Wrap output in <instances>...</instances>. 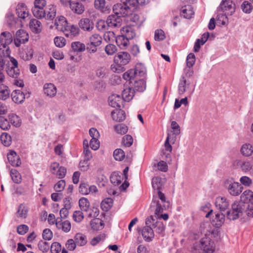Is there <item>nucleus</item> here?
<instances>
[{"label": "nucleus", "mask_w": 253, "mask_h": 253, "mask_svg": "<svg viewBox=\"0 0 253 253\" xmlns=\"http://www.w3.org/2000/svg\"><path fill=\"white\" fill-rule=\"evenodd\" d=\"M9 95L8 87L3 84H0V99L5 100L9 98Z\"/></svg>", "instance_id": "nucleus-38"}, {"label": "nucleus", "mask_w": 253, "mask_h": 253, "mask_svg": "<svg viewBox=\"0 0 253 253\" xmlns=\"http://www.w3.org/2000/svg\"><path fill=\"white\" fill-rule=\"evenodd\" d=\"M30 93L27 92L25 93L19 89L14 90L11 93V98L13 102L16 103H22L26 98H29Z\"/></svg>", "instance_id": "nucleus-10"}, {"label": "nucleus", "mask_w": 253, "mask_h": 253, "mask_svg": "<svg viewBox=\"0 0 253 253\" xmlns=\"http://www.w3.org/2000/svg\"><path fill=\"white\" fill-rule=\"evenodd\" d=\"M6 72L10 77L14 79H18L20 74L18 68L11 67L9 66L6 67Z\"/></svg>", "instance_id": "nucleus-33"}, {"label": "nucleus", "mask_w": 253, "mask_h": 253, "mask_svg": "<svg viewBox=\"0 0 253 253\" xmlns=\"http://www.w3.org/2000/svg\"><path fill=\"white\" fill-rule=\"evenodd\" d=\"M0 141L4 146L8 147L11 144V136L7 133H2L0 136Z\"/></svg>", "instance_id": "nucleus-49"}, {"label": "nucleus", "mask_w": 253, "mask_h": 253, "mask_svg": "<svg viewBox=\"0 0 253 253\" xmlns=\"http://www.w3.org/2000/svg\"><path fill=\"white\" fill-rule=\"evenodd\" d=\"M54 42L56 46L62 47L65 45L66 40L62 37H56L54 38Z\"/></svg>", "instance_id": "nucleus-60"}, {"label": "nucleus", "mask_w": 253, "mask_h": 253, "mask_svg": "<svg viewBox=\"0 0 253 253\" xmlns=\"http://www.w3.org/2000/svg\"><path fill=\"white\" fill-rule=\"evenodd\" d=\"M123 178L121 175L113 173L110 176V181L112 183L115 185H118L121 184Z\"/></svg>", "instance_id": "nucleus-56"}, {"label": "nucleus", "mask_w": 253, "mask_h": 253, "mask_svg": "<svg viewBox=\"0 0 253 253\" xmlns=\"http://www.w3.org/2000/svg\"><path fill=\"white\" fill-rule=\"evenodd\" d=\"M9 124L11 123L16 127H19L21 124L19 117L14 114H10L8 116Z\"/></svg>", "instance_id": "nucleus-43"}, {"label": "nucleus", "mask_w": 253, "mask_h": 253, "mask_svg": "<svg viewBox=\"0 0 253 253\" xmlns=\"http://www.w3.org/2000/svg\"><path fill=\"white\" fill-rule=\"evenodd\" d=\"M152 221H155L152 216L147 218L145 221L146 226L142 230V236L146 242L151 241L154 237V231L150 226Z\"/></svg>", "instance_id": "nucleus-6"}, {"label": "nucleus", "mask_w": 253, "mask_h": 253, "mask_svg": "<svg viewBox=\"0 0 253 253\" xmlns=\"http://www.w3.org/2000/svg\"><path fill=\"white\" fill-rule=\"evenodd\" d=\"M242 170L244 172H247L252 169L253 163L250 161L247 160L245 161H239L237 163Z\"/></svg>", "instance_id": "nucleus-30"}, {"label": "nucleus", "mask_w": 253, "mask_h": 253, "mask_svg": "<svg viewBox=\"0 0 253 253\" xmlns=\"http://www.w3.org/2000/svg\"><path fill=\"white\" fill-rule=\"evenodd\" d=\"M88 184L86 183L81 182L79 187V192L82 195L88 194Z\"/></svg>", "instance_id": "nucleus-64"}, {"label": "nucleus", "mask_w": 253, "mask_h": 253, "mask_svg": "<svg viewBox=\"0 0 253 253\" xmlns=\"http://www.w3.org/2000/svg\"><path fill=\"white\" fill-rule=\"evenodd\" d=\"M90 224L91 228L94 230L102 229L104 227L103 221L99 218H95L90 221Z\"/></svg>", "instance_id": "nucleus-31"}, {"label": "nucleus", "mask_w": 253, "mask_h": 253, "mask_svg": "<svg viewBox=\"0 0 253 253\" xmlns=\"http://www.w3.org/2000/svg\"><path fill=\"white\" fill-rule=\"evenodd\" d=\"M115 130L118 133L121 134L126 133L128 130V127L124 124H118L114 126Z\"/></svg>", "instance_id": "nucleus-54"}, {"label": "nucleus", "mask_w": 253, "mask_h": 253, "mask_svg": "<svg viewBox=\"0 0 253 253\" xmlns=\"http://www.w3.org/2000/svg\"><path fill=\"white\" fill-rule=\"evenodd\" d=\"M121 3L114 4L113 11L120 17H126L131 14L136 9V0H120Z\"/></svg>", "instance_id": "nucleus-2"}, {"label": "nucleus", "mask_w": 253, "mask_h": 253, "mask_svg": "<svg viewBox=\"0 0 253 253\" xmlns=\"http://www.w3.org/2000/svg\"><path fill=\"white\" fill-rule=\"evenodd\" d=\"M247 202L239 201H235L231 206V210L226 212V217L230 220H235L243 216L246 213Z\"/></svg>", "instance_id": "nucleus-3"}, {"label": "nucleus", "mask_w": 253, "mask_h": 253, "mask_svg": "<svg viewBox=\"0 0 253 253\" xmlns=\"http://www.w3.org/2000/svg\"><path fill=\"white\" fill-rule=\"evenodd\" d=\"M146 68L141 63L136 64L134 72L136 76L143 77L146 74Z\"/></svg>", "instance_id": "nucleus-44"}, {"label": "nucleus", "mask_w": 253, "mask_h": 253, "mask_svg": "<svg viewBox=\"0 0 253 253\" xmlns=\"http://www.w3.org/2000/svg\"><path fill=\"white\" fill-rule=\"evenodd\" d=\"M0 127L3 130L8 129L10 127L9 121L3 117H0Z\"/></svg>", "instance_id": "nucleus-58"}, {"label": "nucleus", "mask_w": 253, "mask_h": 253, "mask_svg": "<svg viewBox=\"0 0 253 253\" xmlns=\"http://www.w3.org/2000/svg\"><path fill=\"white\" fill-rule=\"evenodd\" d=\"M29 27L31 31L35 33H40L42 30L41 22L36 19H32L29 23Z\"/></svg>", "instance_id": "nucleus-21"}, {"label": "nucleus", "mask_w": 253, "mask_h": 253, "mask_svg": "<svg viewBox=\"0 0 253 253\" xmlns=\"http://www.w3.org/2000/svg\"><path fill=\"white\" fill-rule=\"evenodd\" d=\"M79 25L84 31H90L93 28V24L88 18L81 19Z\"/></svg>", "instance_id": "nucleus-22"}, {"label": "nucleus", "mask_w": 253, "mask_h": 253, "mask_svg": "<svg viewBox=\"0 0 253 253\" xmlns=\"http://www.w3.org/2000/svg\"><path fill=\"white\" fill-rule=\"evenodd\" d=\"M29 39L28 34L23 30H18L16 33V39H14V44L16 47H19L20 45L26 43Z\"/></svg>", "instance_id": "nucleus-11"}, {"label": "nucleus", "mask_w": 253, "mask_h": 253, "mask_svg": "<svg viewBox=\"0 0 253 253\" xmlns=\"http://www.w3.org/2000/svg\"><path fill=\"white\" fill-rule=\"evenodd\" d=\"M44 93L50 97H54L57 92V89L54 84L46 83L43 86Z\"/></svg>", "instance_id": "nucleus-17"}, {"label": "nucleus", "mask_w": 253, "mask_h": 253, "mask_svg": "<svg viewBox=\"0 0 253 253\" xmlns=\"http://www.w3.org/2000/svg\"><path fill=\"white\" fill-rule=\"evenodd\" d=\"M94 4L96 9L102 12L106 11V7L105 6V0H95Z\"/></svg>", "instance_id": "nucleus-51"}, {"label": "nucleus", "mask_w": 253, "mask_h": 253, "mask_svg": "<svg viewBox=\"0 0 253 253\" xmlns=\"http://www.w3.org/2000/svg\"><path fill=\"white\" fill-rule=\"evenodd\" d=\"M10 176L13 182L15 183H19L21 181V176L19 172L15 169L10 170Z\"/></svg>", "instance_id": "nucleus-48"}, {"label": "nucleus", "mask_w": 253, "mask_h": 253, "mask_svg": "<svg viewBox=\"0 0 253 253\" xmlns=\"http://www.w3.org/2000/svg\"><path fill=\"white\" fill-rule=\"evenodd\" d=\"M79 205L81 210L84 211H88L90 207V203L88 199L84 197L79 200Z\"/></svg>", "instance_id": "nucleus-42"}, {"label": "nucleus", "mask_w": 253, "mask_h": 253, "mask_svg": "<svg viewBox=\"0 0 253 253\" xmlns=\"http://www.w3.org/2000/svg\"><path fill=\"white\" fill-rule=\"evenodd\" d=\"M71 47L74 51L77 52H82L86 49L85 44L80 42H73Z\"/></svg>", "instance_id": "nucleus-37"}, {"label": "nucleus", "mask_w": 253, "mask_h": 253, "mask_svg": "<svg viewBox=\"0 0 253 253\" xmlns=\"http://www.w3.org/2000/svg\"><path fill=\"white\" fill-rule=\"evenodd\" d=\"M101 43V37L99 34H93L89 37V42L86 45V50L89 53H94L97 51V47Z\"/></svg>", "instance_id": "nucleus-7"}, {"label": "nucleus", "mask_w": 253, "mask_h": 253, "mask_svg": "<svg viewBox=\"0 0 253 253\" xmlns=\"http://www.w3.org/2000/svg\"><path fill=\"white\" fill-rule=\"evenodd\" d=\"M224 185L229 193L232 196H238L242 192L241 184L235 182L232 178L227 179L224 182Z\"/></svg>", "instance_id": "nucleus-5"}, {"label": "nucleus", "mask_w": 253, "mask_h": 253, "mask_svg": "<svg viewBox=\"0 0 253 253\" xmlns=\"http://www.w3.org/2000/svg\"><path fill=\"white\" fill-rule=\"evenodd\" d=\"M56 225L58 229H61L66 233L69 232L71 228V223L68 220L56 222Z\"/></svg>", "instance_id": "nucleus-29"}, {"label": "nucleus", "mask_w": 253, "mask_h": 253, "mask_svg": "<svg viewBox=\"0 0 253 253\" xmlns=\"http://www.w3.org/2000/svg\"><path fill=\"white\" fill-rule=\"evenodd\" d=\"M146 88V82L144 79H140L134 81L133 84V89L134 91L143 92Z\"/></svg>", "instance_id": "nucleus-34"}, {"label": "nucleus", "mask_w": 253, "mask_h": 253, "mask_svg": "<svg viewBox=\"0 0 253 253\" xmlns=\"http://www.w3.org/2000/svg\"><path fill=\"white\" fill-rule=\"evenodd\" d=\"M39 249L43 253H46L48 251L50 248V245L47 242L44 241H40L38 244Z\"/></svg>", "instance_id": "nucleus-52"}, {"label": "nucleus", "mask_w": 253, "mask_h": 253, "mask_svg": "<svg viewBox=\"0 0 253 253\" xmlns=\"http://www.w3.org/2000/svg\"><path fill=\"white\" fill-rule=\"evenodd\" d=\"M7 157L9 163L13 167H19L21 165L20 158L16 153L11 150L7 155Z\"/></svg>", "instance_id": "nucleus-15"}, {"label": "nucleus", "mask_w": 253, "mask_h": 253, "mask_svg": "<svg viewBox=\"0 0 253 253\" xmlns=\"http://www.w3.org/2000/svg\"><path fill=\"white\" fill-rule=\"evenodd\" d=\"M56 15L55 7L53 5L49 6V10L46 12L45 18L48 20H52Z\"/></svg>", "instance_id": "nucleus-53"}, {"label": "nucleus", "mask_w": 253, "mask_h": 253, "mask_svg": "<svg viewBox=\"0 0 253 253\" xmlns=\"http://www.w3.org/2000/svg\"><path fill=\"white\" fill-rule=\"evenodd\" d=\"M117 51V47L113 44L109 43L105 47V51L108 55H113Z\"/></svg>", "instance_id": "nucleus-55"}, {"label": "nucleus", "mask_w": 253, "mask_h": 253, "mask_svg": "<svg viewBox=\"0 0 253 253\" xmlns=\"http://www.w3.org/2000/svg\"><path fill=\"white\" fill-rule=\"evenodd\" d=\"M152 221V226L156 233L161 234L165 231V227L163 222L160 221H156L155 222Z\"/></svg>", "instance_id": "nucleus-40"}, {"label": "nucleus", "mask_w": 253, "mask_h": 253, "mask_svg": "<svg viewBox=\"0 0 253 253\" xmlns=\"http://www.w3.org/2000/svg\"><path fill=\"white\" fill-rule=\"evenodd\" d=\"M28 212V208L25 205L21 204L18 207L17 214L19 217L25 218L27 216Z\"/></svg>", "instance_id": "nucleus-41"}, {"label": "nucleus", "mask_w": 253, "mask_h": 253, "mask_svg": "<svg viewBox=\"0 0 253 253\" xmlns=\"http://www.w3.org/2000/svg\"><path fill=\"white\" fill-rule=\"evenodd\" d=\"M134 89L132 87L128 86L124 88L122 92V97L123 100L125 101H130L134 95Z\"/></svg>", "instance_id": "nucleus-23"}, {"label": "nucleus", "mask_w": 253, "mask_h": 253, "mask_svg": "<svg viewBox=\"0 0 253 253\" xmlns=\"http://www.w3.org/2000/svg\"><path fill=\"white\" fill-rule=\"evenodd\" d=\"M241 8L244 12L250 13L252 11L253 7L251 3L248 1H245L241 5Z\"/></svg>", "instance_id": "nucleus-63"}, {"label": "nucleus", "mask_w": 253, "mask_h": 253, "mask_svg": "<svg viewBox=\"0 0 253 253\" xmlns=\"http://www.w3.org/2000/svg\"><path fill=\"white\" fill-rule=\"evenodd\" d=\"M84 216L82 211H74L73 218L75 221L77 222H81L84 219Z\"/></svg>", "instance_id": "nucleus-61"}, {"label": "nucleus", "mask_w": 253, "mask_h": 253, "mask_svg": "<svg viewBox=\"0 0 253 253\" xmlns=\"http://www.w3.org/2000/svg\"><path fill=\"white\" fill-rule=\"evenodd\" d=\"M130 60V55L126 52H120L114 58L116 65H112L111 69L114 72L121 73L123 71V66L126 65Z\"/></svg>", "instance_id": "nucleus-4"}, {"label": "nucleus", "mask_w": 253, "mask_h": 253, "mask_svg": "<svg viewBox=\"0 0 253 253\" xmlns=\"http://www.w3.org/2000/svg\"><path fill=\"white\" fill-rule=\"evenodd\" d=\"M76 243L78 246H83L87 243V239L84 235L82 233H77L74 237Z\"/></svg>", "instance_id": "nucleus-39"}, {"label": "nucleus", "mask_w": 253, "mask_h": 253, "mask_svg": "<svg viewBox=\"0 0 253 253\" xmlns=\"http://www.w3.org/2000/svg\"><path fill=\"white\" fill-rule=\"evenodd\" d=\"M170 202L167 200L165 194L161 191L154 192L153 199L150 205L151 209H155V214L159 216L169 207Z\"/></svg>", "instance_id": "nucleus-1"}, {"label": "nucleus", "mask_w": 253, "mask_h": 253, "mask_svg": "<svg viewBox=\"0 0 253 253\" xmlns=\"http://www.w3.org/2000/svg\"><path fill=\"white\" fill-rule=\"evenodd\" d=\"M80 30L77 26L71 25L69 30L65 29L64 35L68 38H73L79 34Z\"/></svg>", "instance_id": "nucleus-27"}, {"label": "nucleus", "mask_w": 253, "mask_h": 253, "mask_svg": "<svg viewBox=\"0 0 253 253\" xmlns=\"http://www.w3.org/2000/svg\"><path fill=\"white\" fill-rule=\"evenodd\" d=\"M113 200L111 198L104 199L101 203V208L103 211H108L112 207Z\"/></svg>", "instance_id": "nucleus-36"}, {"label": "nucleus", "mask_w": 253, "mask_h": 253, "mask_svg": "<svg viewBox=\"0 0 253 253\" xmlns=\"http://www.w3.org/2000/svg\"><path fill=\"white\" fill-rule=\"evenodd\" d=\"M253 198V192L250 190L245 191L241 196V201L250 202Z\"/></svg>", "instance_id": "nucleus-46"}, {"label": "nucleus", "mask_w": 253, "mask_h": 253, "mask_svg": "<svg viewBox=\"0 0 253 253\" xmlns=\"http://www.w3.org/2000/svg\"><path fill=\"white\" fill-rule=\"evenodd\" d=\"M182 5L180 10V14L184 18L190 19L194 14L192 6L190 5V1L194 0H180Z\"/></svg>", "instance_id": "nucleus-8"}, {"label": "nucleus", "mask_w": 253, "mask_h": 253, "mask_svg": "<svg viewBox=\"0 0 253 253\" xmlns=\"http://www.w3.org/2000/svg\"><path fill=\"white\" fill-rule=\"evenodd\" d=\"M113 156L116 160L121 161L124 160L125 154L122 149H117L114 151Z\"/></svg>", "instance_id": "nucleus-50"}, {"label": "nucleus", "mask_w": 253, "mask_h": 253, "mask_svg": "<svg viewBox=\"0 0 253 253\" xmlns=\"http://www.w3.org/2000/svg\"><path fill=\"white\" fill-rule=\"evenodd\" d=\"M49 249L51 253H59L62 250L61 244L56 242L53 243Z\"/></svg>", "instance_id": "nucleus-57"}, {"label": "nucleus", "mask_w": 253, "mask_h": 253, "mask_svg": "<svg viewBox=\"0 0 253 253\" xmlns=\"http://www.w3.org/2000/svg\"><path fill=\"white\" fill-rule=\"evenodd\" d=\"M195 62V55L192 53H189L186 59V64L187 67L189 68H190L192 67Z\"/></svg>", "instance_id": "nucleus-62"}, {"label": "nucleus", "mask_w": 253, "mask_h": 253, "mask_svg": "<svg viewBox=\"0 0 253 253\" xmlns=\"http://www.w3.org/2000/svg\"><path fill=\"white\" fill-rule=\"evenodd\" d=\"M200 247L205 253H212L215 250L214 242L209 237L201 239Z\"/></svg>", "instance_id": "nucleus-9"}, {"label": "nucleus", "mask_w": 253, "mask_h": 253, "mask_svg": "<svg viewBox=\"0 0 253 253\" xmlns=\"http://www.w3.org/2000/svg\"><path fill=\"white\" fill-rule=\"evenodd\" d=\"M121 34L127 39H132L135 36V32L134 28L131 26H126L123 27Z\"/></svg>", "instance_id": "nucleus-19"}, {"label": "nucleus", "mask_w": 253, "mask_h": 253, "mask_svg": "<svg viewBox=\"0 0 253 253\" xmlns=\"http://www.w3.org/2000/svg\"><path fill=\"white\" fill-rule=\"evenodd\" d=\"M241 154L245 157H250L253 154V147L250 143H245L241 147Z\"/></svg>", "instance_id": "nucleus-26"}, {"label": "nucleus", "mask_w": 253, "mask_h": 253, "mask_svg": "<svg viewBox=\"0 0 253 253\" xmlns=\"http://www.w3.org/2000/svg\"><path fill=\"white\" fill-rule=\"evenodd\" d=\"M166 38L164 32L161 29L155 31L154 39L155 41H160L164 40Z\"/></svg>", "instance_id": "nucleus-59"}, {"label": "nucleus", "mask_w": 253, "mask_h": 253, "mask_svg": "<svg viewBox=\"0 0 253 253\" xmlns=\"http://www.w3.org/2000/svg\"><path fill=\"white\" fill-rule=\"evenodd\" d=\"M116 42L118 46L120 48H123L127 46L129 43V40L122 34L116 38Z\"/></svg>", "instance_id": "nucleus-35"}, {"label": "nucleus", "mask_w": 253, "mask_h": 253, "mask_svg": "<svg viewBox=\"0 0 253 253\" xmlns=\"http://www.w3.org/2000/svg\"><path fill=\"white\" fill-rule=\"evenodd\" d=\"M112 119L116 122H122L126 118L125 112L121 109H117L111 112Z\"/></svg>", "instance_id": "nucleus-24"}, {"label": "nucleus", "mask_w": 253, "mask_h": 253, "mask_svg": "<svg viewBox=\"0 0 253 253\" xmlns=\"http://www.w3.org/2000/svg\"><path fill=\"white\" fill-rule=\"evenodd\" d=\"M106 22L108 27L118 28L122 25V19L121 17L114 13V14L110 15L107 17Z\"/></svg>", "instance_id": "nucleus-12"}, {"label": "nucleus", "mask_w": 253, "mask_h": 253, "mask_svg": "<svg viewBox=\"0 0 253 253\" xmlns=\"http://www.w3.org/2000/svg\"><path fill=\"white\" fill-rule=\"evenodd\" d=\"M16 11L19 18L24 19L28 16V12L27 11L26 7L24 3L18 4Z\"/></svg>", "instance_id": "nucleus-28"}, {"label": "nucleus", "mask_w": 253, "mask_h": 253, "mask_svg": "<svg viewBox=\"0 0 253 253\" xmlns=\"http://www.w3.org/2000/svg\"><path fill=\"white\" fill-rule=\"evenodd\" d=\"M215 206L221 212H223L228 209L229 203L225 197H218L215 199Z\"/></svg>", "instance_id": "nucleus-13"}, {"label": "nucleus", "mask_w": 253, "mask_h": 253, "mask_svg": "<svg viewBox=\"0 0 253 253\" xmlns=\"http://www.w3.org/2000/svg\"><path fill=\"white\" fill-rule=\"evenodd\" d=\"M210 34L209 32L204 33L201 39H198L196 40L194 44V51L195 52H198L200 50L201 45H203L208 40Z\"/></svg>", "instance_id": "nucleus-20"}, {"label": "nucleus", "mask_w": 253, "mask_h": 253, "mask_svg": "<svg viewBox=\"0 0 253 253\" xmlns=\"http://www.w3.org/2000/svg\"><path fill=\"white\" fill-rule=\"evenodd\" d=\"M122 97L118 94H112L108 98L109 105L114 108H120L123 102Z\"/></svg>", "instance_id": "nucleus-14"}, {"label": "nucleus", "mask_w": 253, "mask_h": 253, "mask_svg": "<svg viewBox=\"0 0 253 253\" xmlns=\"http://www.w3.org/2000/svg\"><path fill=\"white\" fill-rule=\"evenodd\" d=\"M32 10L34 16L36 18H42L46 16V12L43 8H39L34 6Z\"/></svg>", "instance_id": "nucleus-45"}, {"label": "nucleus", "mask_w": 253, "mask_h": 253, "mask_svg": "<svg viewBox=\"0 0 253 253\" xmlns=\"http://www.w3.org/2000/svg\"><path fill=\"white\" fill-rule=\"evenodd\" d=\"M190 83L187 81L184 76L181 77L178 84V93L180 95L183 94L189 88Z\"/></svg>", "instance_id": "nucleus-18"}, {"label": "nucleus", "mask_w": 253, "mask_h": 253, "mask_svg": "<svg viewBox=\"0 0 253 253\" xmlns=\"http://www.w3.org/2000/svg\"><path fill=\"white\" fill-rule=\"evenodd\" d=\"M70 7L75 13L77 14H82L84 11V5L79 2H70Z\"/></svg>", "instance_id": "nucleus-25"}, {"label": "nucleus", "mask_w": 253, "mask_h": 253, "mask_svg": "<svg viewBox=\"0 0 253 253\" xmlns=\"http://www.w3.org/2000/svg\"><path fill=\"white\" fill-rule=\"evenodd\" d=\"M152 185L154 189V192L161 191L163 185L162 178L158 176L153 177L152 180Z\"/></svg>", "instance_id": "nucleus-32"}, {"label": "nucleus", "mask_w": 253, "mask_h": 253, "mask_svg": "<svg viewBox=\"0 0 253 253\" xmlns=\"http://www.w3.org/2000/svg\"><path fill=\"white\" fill-rule=\"evenodd\" d=\"M225 214L222 212L221 213H217L215 215L214 219L213 222H215V225L216 227H220L224 222Z\"/></svg>", "instance_id": "nucleus-47"}, {"label": "nucleus", "mask_w": 253, "mask_h": 253, "mask_svg": "<svg viewBox=\"0 0 253 253\" xmlns=\"http://www.w3.org/2000/svg\"><path fill=\"white\" fill-rule=\"evenodd\" d=\"M13 41V37L11 33L8 32H3L0 35V43L3 48L10 44Z\"/></svg>", "instance_id": "nucleus-16"}]
</instances>
